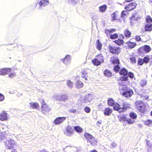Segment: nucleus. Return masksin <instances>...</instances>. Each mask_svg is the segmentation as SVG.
Here are the masks:
<instances>
[{
  "instance_id": "obj_34",
  "label": "nucleus",
  "mask_w": 152,
  "mask_h": 152,
  "mask_svg": "<svg viewBox=\"0 0 152 152\" xmlns=\"http://www.w3.org/2000/svg\"><path fill=\"white\" fill-rule=\"evenodd\" d=\"M114 42L115 44L119 45H122L124 43V41L123 40L120 39L114 41Z\"/></svg>"
},
{
  "instance_id": "obj_57",
  "label": "nucleus",
  "mask_w": 152,
  "mask_h": 152,
  "mask_svg": "<svg viewBox=\"0 0 152 152\" xmlns=\"http://www.w3.org/2000/svg\"><path fill=\"white\" fill-rule=\"evenodd\" d=\"M126 118L124 116L121 117L119 119V121L121 122L126 121Z\"/></svg>"
},
{
  "instance_id": "obj_56",
  "label": "nucleus",
  "mask_w": 152,
  "mask_h": 152,
  "mask_svg": "<svg viewBox=\"0 0 152 152\" xmlns=\"http://www.w3.org/2000/svg\"><path fill=\"white\" fill-rule=\"evenodd\" d=\"M120 69V67L118 65H116L115 66L114 68V71L116 72H118L119 71Z\"/></svg>"
},
{
  "instance_id": "obj_9",
  "label": "nucleus",
  "mask_w": 152,
  "mask_h": 152,
  "mask_svg": "<svg viewBox=\"0 0 152 152\" xmlns=\"http://www.w3.org/2000/svg\"><path fill=\"white\" fill-rule=\"evenodd\" d=\"M11 71V69L10 68H0V75H5L8 72Z\"/></svg>"
},
{
  "instance_id": "obj_42",
  "label": "nucleus",
  "mask_w": 152,
  "mask_h": 152,
  "mask_svg": "<svg viewBox=\"0 0 152 152\" xmlns=\"http://www.w3.org/2000/svg\"><path fill=\"white\" fill-rule=\"evenodd\" d=\"M16 76V73L14 72H11L8 75L9 77L11 78H14Z\"/></svg>"
},
{
  "instance_id": "obj_24",
  "label": "nucleus",
  "mask_w": 152,
  "mask_h": 152,
  "mask_svg": "<svg viewBox=\"0 0 152 152\" xmlns=\"http://www.w3.org/2000/svg\"><path fill=\"white\" fill-rule=\"evenodd\" d=\"M112 112V110L109 108H107L104 110V113L106 115L109 116Z\"/></svg>"
},
{
  "instance_id": "obj_25",
  "label": "nucleus",
  "mask_w": 152,
  "mask_h": 152,
  "mask_svg": "<svg viewBox=\"0 0 152 152\" xmlns=\"http://www.w3.org/2000/svg\"><path fill=\"white\" fill-rule=\"evenodd\" d=\"M107 8V6L106 5L100 6L99 7V11L101 12H105Z\"/></svg>"
},
{
  "instance_id": "obj_51",
  "label": "nucleus",
  "mask_w": 152,
  "mask_h": 152,
  "mask_svg": "<svg viewBox=\"0 0 152 152\" xmlns=\"http://www.w3.org/2000/svg\"><path fill=\"white\" fill-rule=\"evenodd\" d=\"M84 110L87 113H90L91 111L90 108L88 107H85L84 108Z\"/></svg>"
},
{
  "instance_id": "obj_50",
  "label": "nucleus",
  "mask_w": 152,
  "mask_h": 152,
  "mask_svg": "<svg viewBox=\"0 0 152 152\" xmlns=\"http://www.w3.org/2000/svg\"><path fill=\"white\" fill-rule=\"evenodd\" d=\"M118 35L116 34L113 35L111 34L110 37V38L111 39H114L117 38L118 37Z\"/></svg>"
},
{
  "instance_id": "obj_26",
  "label": "nucleus",
  "mask_w": 152,
  "mask_h": 152,
  "mask_svg": "<svg viewBox=\"0 0 152 152\" xmlns=\"http://www.w3.org/2000/svg\"><path fill=\"white\" fill-rule=\"evenodd\" d=\"M142 104L143 105V102L141 101H138L135 103V106L136 108L138 110V109L140 108V106Z\"/></svg>"
},
{
  "instance_id": "obj_11",
  "label": "nucleus",
  "mask_w": 152,
  "mask_h": 152,
  "mask_svg": "<svg viewBox=\"0 0 152 152\" xmlns=\"http://www.w3.org/2000/svg\"><path fill=\"white\" fill-rule=\"evenodd\" d=\"M42 110L46 113L49 112L51 110L50 107L45 102H43L42 103Z\"/></svg>"
},
{
  "instance_id": "obj_33",
  "label": "nucleus",
  "mask_w": 152,
  "mask_h": 152,
  "mask_svg": "<svg viewBox=\"0 0 152 152\" xmlns=\"http://www.w3.org/2000/svg\"><path fill=\"white\" fill-rule=\"evenodd\" d=\"M112 19L113 20H117L118 19V12H116L112 14Z\"/></svg>"
},
{
  "instance_id": "obj_48",
  "label": "nucleus",
  "mask_w": 152,
  "mask_h": 152,
  "mask_svg": "<svg viewBox=\"0 0 152 152\" xmlns=\"http://www.w3.org/2000/svg\"><path fill=\"white\" fill-rule=\"evenodd\" d=\"M67 84L68 86L70 88H72L73 86V83L71 82L70 80H69L67 81Z\"/></svg>"
},
{
  "instance_id": "obj_3",
  "label": "nucleus",
  "mask_w": 152,
  "mask_h": 152,
  "mask_svg": "<svg viewBox=\"0 0 152 152\" xmlns=\"http://www.w3.org/2000/svg\"><path fill=\"white\" fill-rule=\"evenodd\" d=\"M4 143L6 148L9 149H13L14 145H15V141L11 138L7 139Z\"/></svg>"
},
{
  "instance_id": "obj_40",
  "label": "nucleus",
  "mask_w": 152,
  "mask_h": 152,
  "mask_svg": "<svg viewBox=\"0 0 152 152\" xmlns=\"http://www.w3.org/2000/svg\"><path fill=\"white\" fill-rule=\"evenodd\" d=\"M130 117L131 118H132L133 119H135L137 117V114L134 113H131L129 114Z\"/></svg>"
},
{
  "instance_id": "obj_29",
  "label": "nucleus",
  "mask_w": 152,
  "mask_h": 152,
  "mask_svg": "<svg viewBox=\"0 0 152 152\" xmlns=\"http://www.w3.org/2000/svg\"><path fill=\"white\" fill-rule=\"evenodd\" d=\"M66 149L67 150H69L71 152H75L77 151V148L75 147L67 146Z\"/></svg>"
},
{
  "instance_id": "obj_12",
  "label": "nucleus",
  "mask_w": 152,
  "mask_h": 152,
  "mask_svg": "<svg viewBox=\"0 0 152 152\" xmlns=\"http://www.w3.org/2000/svg\"><path fill=\"white\" fill-rule=\"evenodd\" d=\"M128 48H133L137 45L136 43L132 41V40L130 39V40L126 43Z\"/></svg>"
},
{
  "instance_id": "obj_16",
  "label": "nucleus",
  "mask_w": 152,
  "mask_h": 152,
  "mask_svg": "<svg viewBox=\"0 0 152 152\" xmlns=\"http://www.w3.org/2000/svg\"><path fill=\"white\" fill-rule=\"evenodd\" d=\"M119 104L116 102H115L113 105V107L114 110H117L119 112H121L120 111V109L121 108V105L120 104H121L120 102H118Z\"/></svg>"
},
{
  "instance_id": "obj_43",
  "label": "nucleus",
  "mask_w": 152,
  "mask_h": 152,
  "mask_svg": "<svg viewBox=\"0 0 152 152\" xmlns=\"http://www.w3.org/2000/svg\"><path fill=\"white\" fill-rule=\"evenodd\" d=\"M146 144L147 146V149L148 148H152V143L149 141L147 140Z\"/></svg>"
},
{
  "instance_id": "obj_4",
  "label": "nucleus",
  "mask_w": 152,
  "mask_h": 152,
  "mask_svg": "<svg viewBox=\"0 0 152 152\" xmlns=\"http://www.w3.org/2000/svg\"><path fill=\"white\" fill-rule=\"evenodd\" d=\"M120 74L121 75H123V76L120 78V79L121 80L126 81L127 80L128 77L126 75L128 73L127 70L125 68H123L120 71Z\"/></svg>"
},
{
  "instance_id": "obj_61",
  "label": "nucleus",
  "mask_w": 152,
  "mask_h": 152,
  "mask_svg": "<svg viewBox=\"0 0 152 152\" xmlns=\"http://www.w3.org/2000/svg\"><path fill=\"white\" fill-rule=\"evenodd\" d=\"M128 76L131 78L134 77V74L132 72H129L128 74Z\"/></svg>"
},
{
  "instance_id": "obj_38",
  "label": "nucleus",
  "mask_w": 152,
  "mask_h": 152,
  "mask_svg": "<svg viewBox=\"0 0 152 152\" xmlns=\"http://www.w3.org/2000/svg\"><path fill=\"white\" fill-rule=\"evenodd\" d=\"M96 48L99 50L101 49L102 45L100 42L99 40H97Z\"/></svg>"
},
{
  "instance_id": "obj_32",
  "label": "nucleus",
  "mask_w": 152,
  "mask_h": 152,
  "mask_svg": "<svg viewBox=\"0 0 152 152\" xmlns=\"http://www.w3.org/2000/svg\"><path fill=\"white\" fill-rule=\"evenodd\" d=\"M145 30L147 31H150L152 30V24H148L145 26Z\"/></svg>"
},
{
  "instance_id": "obj_64",
  "label": "nucleus",
  "mask_w": 152,
  "mask_h": 152,
  "mask_svg": "<svg viewBox=\"0 0 152 152\" xmlns=\"http://www.w3.org/2000/svg\"><path fill=\"white\" fill-rule=\"evenodd\" d=\"M148 152H152V148H148Z\"/></svg>"
},
{
  "instance_id": "obj_21",
  "label": "nucleus",
  "mask_w": 152,
  "mask_h": 152,
  "mask_svg": "<svg viewBox=\"0 0 152 152\" xmlns=\"http://www.w3.org/2000/svg\"><path fill=\"white\" fill-rule=\"evenodd\" d=\"M75 86L78 88H81L83 86V83L81 81L78 80L76 81L75 83Z\"/></svg>"
},
{
  "instance_id": "obj_39",
  "label": "nucleus",
  "mask_w": 152,
  "mask_h": 152,
  "mask_svg": "<svg viewBox=\"0 0 152 152\" xmlns=\"http://www.w3.org/2000/svg\"><path fill=\"white\" fill-rule=\"evenodd\" d=\"M124 33L125 36L128 37H130L131 34L130 31L128 30H125Z\"/></svg>"
},
{
  "instance_id": "obj_59",
  "label": "nucleus",
  "mask_w": 152,
  "mask_h": 152,
  "mask_svg": "<svg viewBox=\"0 0 152 152\" xmlns=\"http://www.w3.org/2000/svg\"><path fill=\"white\" fill-rule=\"evenodd\" d=\"M92 18L93 20H97L98 19L97 15L96 14L92 16Z\"/></svg>"
},
{
  "instance_id": "obj_53",
  "label": "nucleus",
  "mask_w": 152,
  "mask_h": 152,
  "mask_svg": "<svg viewBox=\"0 0 152 152\" xmlns=\"http://www.w3.org/2000/svg\"><path fill=\"white\" fill-rule=\"evenodd\" d=\"M126 121L129 124H133L135 122V121L134 120L129 118L127 119Z\"/></svg>"
},
{
  "instance_id": "obj_30",
  "label": "nucleus",
  "mask_w": 152,
  "mask_h": 152,
  "mask_svg": "<svg viewBox=\"0 0 152 152\" xmlns=\"http://www.w3.org/2000/svg\"><path fill=\"white\" fill-rule=\"evenodd\" d=\"M123 84L122 82L120 83V89L123 91H126L127 90V86L126 85H123Z\"/></svg>"
},
{
  "instance_id": "obj_20",
  "label": "nucleus",
  "mask_w": 152,
  "mask_h": 152,
  "mask_svg": "<svg viewBox=\"0 0 152 152\" xmlns=\"http://www.w3.org/2000/svg\"><path fill=\"white\" fill-rule=\"evenodd\" d=\"M48 0H41L39 2V5L41 7H45L48 5Z\"/></svg>"
},
{
  "instance_id": "obj_60",
  "label": "nucleus",
  "mask_w": 152,
  "mask_h": 152,
  "mask_svg": "<svg viewBox=\"0 0 152 152\" xmlns=\"http://www.w3.org/2000/svg\"><path fill=\"white\" fill-rule=\"evenodd\" d=\"M102 123V120H100L97 121L96 123V124L99 126H100L101 125Z\"/></svg>"
},
{
  "instance_id": "obj_63",
  "label": "nucleus",
  "mask_w": 152,
  "mask_h": 152,
  "mask_svg": "<svg viewBox=\"0 0 152 152\" xmlns=\"http://www.w3.org/2000/svg\"><path fill=\"white\" fill-rule=\"evenodd\" d=\"M76 110L75 109H71L69 110V112L71 113H74L75 112Z\"/></svg>"
},
{
  "instance_id": "obj_23",
  "label": "nucleus",
  "mask_w": 152,
  "mask_h": 152,
  "mask_svg": "<svg viewBox=\"0 0 152 152\" xmlns=\"http://www.w3.org/2000/svg\"><path fill=\"white\" fill-rule=\"evenodd\" d=\"M7 119V113H3L0 114V120L4 121Z\"/></svg>"
},
{
  "instance_id": "obj_1",
  "label": "nucleus",
  "mask_w": 152,
  "mask_h": 152,
  "mask_svg": "<svg viewBox=\"0 0 152 152\" xmlns=\"http://www.w3.org/2000/svg\"><path fill=\"white\" fill-rule=\"evenodd\" d=\"M84 136L91 145L95 146L97 145V140L91 135L88 133H86L84 134Z\"/></svg>"
},
{
  "instance_id": "obj_17",
  "label": "nucleus",
  "mask_w": 152,
  "mask_h": 152,
  "mask_svg": "<svg viewBox=\"0 0 152 152\" xmlns=\"http://www.w3.org/2000/svg\"><path fill=\"white\" fill-rule=\"evenodd\" d=\"M130 107V105L128 104L124 103L122 105H121V108L120 109L121 112L125 111L128 108Z\"/></svg>"
},
{
  "instance_id": "obj_44",
  "label": "nucleus",
  "mask_w": 152,
  "mask_h": 152,
  "mask_svg": "<svg viewBox=\"0 0 152 152\" xmlns=\"http://www.w3.org/2000/svg\"><path fill=\"white\" fill-rule=\"evenodd\" d=\"M114 101L112 99H109L108 100V104L109 105L112 106L114 104Z\"/></svg>"
},
{
  "instance_id": "obj_46",
  "label": "nucleus",
  "mask_w": 152,
  "mask_h": 152,
  "mask_svg": "<svg viewBox=\"0 0 152 152\" xmlns=\"http://www.w3.org/2000/svg\"><path fill=\"white\" fill-rule=\"evenodd\" d=\"M68 99V97L67 95L65 94L61 95V100L65 101Z\"/></svg>"
},
{
  "instance_id": "obj_55",
  "label": "nucleus",
  "mask_w": 152,
  "mask_h": 152,
  "mask_svg": "<svg viewBox=\"0 0 152 152\" xmlns=\"http://www.w3.org/2000/svg\"><path fill=\"white\" fill-rule=\"evenodd\" d=\"M146 83V81L144 80H143L140 81V84L141 86H143L145 85Z\"/></svg>"
},
{
  "instance_id": "obj_58",
  "label": "nucleus",
  "mask_w": 152,
  "mask_h": 152,
  "mask_svg": "<svg viewBox=\"0 0 152 152\" xmlns=\"http://www.w3.org/2000/svg\"><path fill=\"white\" fill-rule=\"evenodd\" d=\"M4 99V96L2 94L0 93V101H3Z\"/></svg>"
},
{
  "instance_id": "obj_28",
  "label": "nucleus",
  "mask_w": 152,
  "mask_h": 152,
  "mask_svg": "<svg viewBox=\"0 0 152 152\" xmlns=\"http://www.w3.org/2000/svg\"><path fill=\"white\" fill-rule=\"evenodd\" d=\"M116 31L115 29H106L105 30V33L108 36V34L110 35L113 32H115Z\"/></svg>"
},
{
  "instance_id": "obj_2",
  "label": "nucleus",
  "mask_w": 152,
  "mask_h": 152,
  "mask_svg": "<svg viewBox=\"0 0 152 152\" xmlns=\"http://www.w3.org/2000/svg\"><path fill=\"white\" fill-rule=\"evenodd\" d=\"M104 61L103 57L101 54L98 55L96 58L93 59L92 61L93 64L97 66L100 65L101 64L103 63Z\"/></svg>"
},
{
  "instance_id": "obj_6",
  "label": "nucleus",
  "mask_w": 152,
  "mask_h": 152,
  "mask_svg": "<svg viewBox=\"0 0 152 152\" xmlns=\"http://www.w3.org/2000/svg\"><path fill=\"white\" fill-rule=\"evenodd\" d=\"M94 96L90 94H88L84 96L82 99L83 102L86 103H87L91 102L93 99Z\"/></svg>"
},
{
  "instance_id": "obj_10",
  "label": "nucleus",
  "mask_w": 152,
  "mask_h": 152,
  "mask_svg": "<svg viewBox=\"0 0 152 152\" xmlns=\"http://www.w3.org/2000/svg\"><path fill=\"white\" fill-rule=\"evenodd\" d=\"M61 61L66 65L69 64L71 63V58L69 55H67L64 58L61 59Z\"/></svg>"
},
{
  "instance_id": "obj_54",
  "label": "nucleus",
  "mask_w": 152,
  "mask_h": 152,
  "mask_svg": "<svg viewBox=\"0 0 152 152\" xmlns=\"http://www.w3.org/2000/svg\"><path fill=\"white\" fill-rule=\"evenodd\" d=\"M144 62L143 59L142 58H140L139 59L138 61V64L140 65H142L143 64Z\"/></svg>"
},
{
  "instance_id": "obj_62",
  "label": "nucleus",
  "mask_w": 152,
  "mask_h": 152,
  "mask_svg": "<svg viewBox=\"0 0 152 152\" xmlns=\"http://www.w3.org/2000/svg\"><path fill=\"white\" fill-rule=\"evenodd\" d=\"M136 40L137 41H140L141 40V38L139 36H137L136 37Z\"/></svg>"
},
{
  "instance_id": "obj_47",
  "label": "nucleus",
  "mask_w": 152,
  "mask_h": 152,
  "mask_svg": "<svg viewBox=\"0 0 152 152\" xmlns=\"http://www.w3.org/2000/svg\"><path fill=\"white\" fill-rule=\"evenodd\" d=\"M150 59L149 56H146L144 58L143 60L144 62L147 63L148 62Z\"/></svg>"
},
{
  "instance_id": "obj_35",
  "label": "nucleus",
  "mask_w": 152,
  "mask_h": 152,
  "mask_svg": "<svg viewBox=\"0 0 152 152\" xmlns=\"http://www.w3.org/2000/svg\"><path fill=\"white\" fill-rule=\"evenodd\" d=\"M143 123L146 125L149 126L152 124V121L151 120L148 119L147 120L143 121Z\"/></svg>"
},
{
  "instance_id": "obj_5",
  "label": "nucleus",
  "mask_w": 152,
  "mask_h": 152,
  "mask_svg": "<svg viewBox=\"0 0 152 152\" xmlns=\"http://www.w3.org/2000/svg\"><path fill=\"white\" fill-rule=\"evenodd\" d=\"M151 50V48L149 46L145 45L139 48L138 51L141 53H149Z\"/></svg>"
},
{
  "instance_id": "obj_37",
  "label": "nucleus",
  "mask_w": 152,
  "mask_h": 152,
  "mask_svg": "<svg viewBox=\"0 0 152 152\" xmlns=\"http://www.w3.org/2000/svg\"><path fill=\"white\" fill-rule=\"evenodd\" d=\"M75 130L77 133L81 132L82 131V129L79 126H74Z\"/></svg>"
},
{
  "instance_id": "obj_41",
  "label": "nucleus",
  "mask_w": 152,
  "mask_h": 152,
  "mask_svg": "<svg viewBox=\"0 0 152 152\" xmlns=\"http://www.w3.org/2000/svg\"><path fill=\"white\" fill-rule=\"evenodd\" d=\"M53 97L54 99L56 100H61V95H58L56 94H55L54 95Z\"/></svg>"
},
{
  "instance_id": "obj_45",
  "label": "nucleus",
  "mask_w": 152,
  "mask_h": 152,
  "mask_svg": "<svg viewBox=\"0 0 152 152\" xmlns=\"http://www.w3.org/2000/svg\"><path fill=\"white\" fill-rule=\"evenodd\" d=\"M146 20L147 23L150 24L152 22V19L150 16H148L146 17Z\"/></svg>"
},
{
  "instance_id": "obj_52",
  "label": "nucleus",
  "mask_w": 152,
  "mask_h": 152,
  "mask_svg": "<svg viewBox=\"0 0 152 152\" xmlns=\"http://www.w3.org/2000/svg\"><path fill=\"white\" fill-rule=\"evenodd\" d=\"M129 60H130V62L132 63H133V64H135L136 62L135 58V57H131L129 58Z\"/></svg>"
},
{
  "instance_id": "obj_36",
  "label": "nucleus",
  "mask_w": 152,
  "mask_h": 152,
  "mask_svg": "<svg viewBox=\"0 0 152 152\" xmlns=\"http://www.w3.org/2000/svg\"><path fill=\"white\" fill-rule=\"evenodd\" d=\"M104 74L105 76L108 77H110L112 76L111 72L108 70H105L104 71Z\"/></svg>"
},
{
  "instance_id": "obj_27",
  "label": "nucleus",
  "mask_w": 152,
  "mask_h": 152,
  "mask_svg": "<svg viewBox=\"0 0 152 152\" xmlns=\"http://www.w3.org/2000/svg\"><path fill=\"white\" fill-rule=\"evenodd\" d=\"M8 133V132L7 130H6L4 132H0V141H1L4 138L5 136L4 135L5 134H7Z\"/></svg>"
},
{
  "instance_id": "obj_15",
  "label": "nucleus",
  "mask_w": 152,
  "mask_h": 152,
  "mask_svg": "<svg viewBox=\"0 0 152 152\" xmlns=\"http://www.w3.org/2000/svg\"><path fill=\"white\" fill-rule=\"evenodd\" d=\"M140 17H139L138 14L136 13L134 14L131 17L132 21H131V25H133L132 23H134V21H136L140 19Z\"/></svg>"
},
{
  "instance_id": "obj_22",
  "label": "nucleus",
  "mask_w": 152,
  "mask_h": 152,
  "mask_svg": "<svg viewBox=\"0 0 152 152\" xmlns=\"http://www.w3.org/2000/svg\"><path fill=\"white\" fill-rule=\"evenodd\" d=\"M140 108L138 109V110L141 113H144L145 111L146 108V103L143 102V105L142 104L140 106Z\"/></svg>"
},
{
  "instance_id": "obj_18",
  "label": "nucleus",
  "mask_w": 152,
  "mask_h": 152,
  "mask_svg": "<svg viewBox=\"0 0 152 152\" xmlns=\"http://www.w3.org/2000/svg\"><path fill=\"white\" fill-rule=\"evenodd\" d=\"M82 74L81 77L84 78L85 80H88V76L87 75L88 74V72L86 70H83L81 71Z\"/></svg>"
},
{
  "instance_id": "obj_7",
  "label": "nucleus",
  "mask_w": 152,
  "mask_h": 152,
  "mask_svg": "<svg viewBox=\"0 0 152 152\" xmlns=\"http://www.w3.org/2000/svg\"><path fill=\"white\" fill-rule=\"evenodd\" d=\"M109 49L110 52L113 54H118L121 52V49L119 47H115L114 46L109 45Z\"/></svg>"
},
{
  "instance_id": "obj_14",
  "label": "nucleus",
  "mask_w": 152,
  "mask_h": 152,
  "mask_svg": "<svg viewBox=\"0 0 152 152\" xmlns=\"http://www.w3.org/2000/svg\"><path fill=\"white\" fill-rule=\"evenodd\" d=\"M136 4L135 3H132L126 6L125 7V9L128 11H130L135 8Z\"/></svg>"
},
{
  "instance_id": "obj_31",
  "label": "nucleus",
  "mask_w": 152,
  "mask_h": 152,
  "mask_svg": "<svg viewBox=\"0 0 152 152\" xmlns=\"http://www.w3.org/2000/svg\"><path fill=\"white\" fill-rule=\"evenodd\" d=\"M30 107L33 108H37L39 106V104L37 102H31L29 103Z\"/></svg>"
},
{
  "instance_id": "obj_13",
  "label": "nucleus",
  "mask_w": 152,
  "mask_h": 152,
  "mask_svg": "<svg viewBox=\"0 0 152 152\" xmlns=\"http://www.w3.org/2000/svg\"><path fill=\"white\" fill-rule=\"evenodd\" d=\"M74 131L70 126H68L66 128L65 132V133L66 135L71 136L73 133Z\"/></svg>"
},
{
  "instance_id": "obj_49",
  "label": "nucleus",
  "mask_w": 152,
  "mask_h": 152,
  "mask_svg": "<svg viewBox=\"0 0 152 152\" xmlns=\"http://www.w3.org/2000/svg\"><path fill=\"white\" fill-rule=\"evenodd\" d=\"M128 14V12L126 11H123L122 13L121 16L124 18H125Z\"/></svg>"
},
{
  "instance_id": "obj_8",
  "label": "nucleus",
  "mask_w": 152,
  "mask_h": 152,
  "mask_svg": "<svg viewBox=\"0 0 152 152\" xmlns=\"http://www.w3.org/2000/svg\"><path fill=\"white\" fill-rule=\"evenodd\" d=\"M66 119V117H58L56 118L54 120V124L56 125H59L61 124Z\"/></svg>"
},
{
  "instance_id": "obj_19",
  "label": "nucleus",
  "mask_w": 152,
  "mask_h": 152,
  "mask_svg": "<svg viewBox=\"0 0 152 152\" xmlns=\"http://www.w3.org/2000/svg\"><path fill=\"white\" fill-rule=\"evenodd\" d=\"M133 91L132 90H130L123 93V95L126 97H130L133 94Z\"/></svg>"
}]
</instances>
